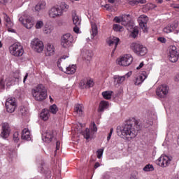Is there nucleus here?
<instances>
[{"label": "nucleus", "mask_w": 179, "mask_h": 179, "mask_svg": "<svg viewBox=\"0 0 179 179\" xmlns=\"http://www.w3.org/2000/svg\"><path fill=\"white\" fill-rule=\"evenodd\" d=\"M139 129H141L139 120L134 119L121 127L117 134L119 136L124 139V141H132L134 138H136Z\"/></svg>", "instance_id": "nucleus-1"}, {"label": "nucleus", "mask_w": 179, "mask_h": 179, "mask_svg": "<svg viewBox=\"0 0 179 179\" xmlns=\"http://www.w3.org/2000/svg\"><path fill=\"white\" fill-rule=\"evenodd\" d=\"M31 94L35 101H44L47 99V88L43 84H39L31 89Z\"/></svg>", "instance_id": "nucleus-2"}, {"label": "nucleus", "mask_w": 179, "mask_h": 179, "mask_svg": "<svg viewBox=\"0 0 179 179\" xmlns=\"http://www.w3.org/2000/svg\"><path fill=\"white\" fill-rule=\"evenodd\" d=\"M130 48L139 57H145V55L148 54V48L138 42L131 43Z\"/></svg>", "instance_id": "nucleus-3"}, {"label": "nucleus", "mask_w": 179, "mask_h": 179, "mask_svg": "<svg viewBox=\"0 0 179 179\" xmlns=\"http://www.w3.org/2000/svg\"><path fill=\"white\" fill-rule=\"evenodd\" d=\"M9 52L13 57H22L24 54V49L20 43H15L9 47Z\"/></svg>", "instance_id": "nucleus-4"}, {"label": "nucleus", "mask_w": 179, "mask_h": 179, "mask_svg": "<svg viewBox=\"0 0 179 179\" xmlns=\"http://www.w3.org/2000/svg\"><path fill=\"white\" fill-rule=\"evenodd\" d=\"M75 44V38L70 33L64 34L61 38V45L63 48H70Z\"/></svg>", "instance_id": "nucleus-5"}, {"label": "nucleus", "mask_w": 179, "mask_h": 179, "mask_svg": "<svg viewBox=\"0 0 179 179\" xmlns=\"http://www.w3.org/2000/svg\"><path fill=\"white\" fill-rule=\"evenodd\" d=\"M19 20L26 29H31L34 26V19L26 13L20 17Z\"/></svg>", "instance_id": "nucleus-6"}, {"label": "nucleus", "mask_w": 179, "mask_h": 179, "mask_svg": "<svg viewBox=\"0 0 179 179\" xmlns=\"http://www.w3.org/2000/svg\"><path fill=\"white\" fill-rule=\"evenodd\" d=\"M30 47L35 52H38V54H41L44 51V43L37 38L31 41Z\"/></svg>", "instance_id": "nucleus-7"}, {"label": "nucleus", "mask_w": 179, "mask_h": 179, "mask_svg": "<svg viewBox=\"0 0 179 179\" xmlns=\"http://www.w3.org/2000/svg\"><path fill=\"white\" fill-rule=\"evenodd\" d=\"M134 58L131 55H124L122 57L117 59V64L120 66H129L132 64Z\"/></svg>", "instance_id": "nucleus-8"}, {"label": "nucleus", "mask_w": 179, "mask_h": 179, "mask_svg": "<svg viewBox=\"0 0 179 179\" xmlns=\"http://www.w3.org/2000/svg\"><path fill=\"white\" fill-rule=\"evenodd\" d=\"M173 157L169 155H162L157 161V164L161 167H169L171 164Z\"/></svg>", "instance_id": "nucleus-9"}, {"label": "nucleus", "mask_w": 179, "mask_h": 179, "mask_svg": "<svg viewBox=\"0 0 179 179\" xmlns=\"http://www.w3.org/2000/svg\"><path fill=\"white\" fill-rule=\"evenodd\" d=\"M17 105L16 104V99L8 98L6 101V108L8 113H14Z\"/></svg>", "instance_id": "nucleus-10"}, {"label": "nucleus", "mask_w": 179, "mask_h": 179, "mask_svg": "<svg viewBox=\"0 0 179 179\" xmlns=\"http://www.w3.org/2000/svg\"><path fill=\"white\" fill-rule=\"evenodd\" d=\"M170 88L166 85H161L156 90L157 96L161 99H164L167 94H169V91Z\"/></svg>", "instance_id": "nucleus-11"}, {"label": "nucleus", "mask_w": 179, "mask_h": 179, "mask_svg": "<svg viewBox=\"0 0 179 179\" xmlns=\"http://www.w3.org/2000/svg\"><path fill=\"white\" fill-rule=\"evenodd\" d=\"M178 52L177 51V47L175 45L169 46V59L171 62H177L178 61Z\"/></svg>", "instance_id": "nucleus-12"}, {"label": "nucleus", "mask_w": 179, "mask_h": 179, "mask_svg": "<svg viewBox=\"0 0 179 179\" xmlns=\"http://www.w3.org/2000/svg\"><path fill=\"white\" fill-rule=\"evenodd\" d=\"M138 23L141 29H142L144 33L148 31V22H149V17L145 15H141L138 17Z\"/></svg>", "instance_id": "nucleus-13"}, {"label": "nucleus", "mask_w": 179, "mask_h": 179, "mask_svg": "<svg viewBox=\"0 0 179 179\" xmlns=\"http://www.w3.org/2000/svg\"><path fill=\"white\" fill-rule=\"evenodd\" d=\"M48 16L50 19H57V17L62 16L58 6H55L48 10Z\"/></svg>", "instance_id": "nucleus-14"}, {"label": "nucleus", "mask_w": 179, "mask_h": 179, "mask_svg": "<svg viewBox=\"0 0 179 179\" xmlns=\"http://www.w3.org/2000/svg\"><path fill=\"white\" fill-rule=\"evenodd\" d=\"M1 16L3 17L8 31L10 33H15V29H12V27H13V22H12V20H10V17H9L5 13L1 14Z\"/></svg>", "instance_id": "nucleus-15"}, {"label": "nucleus", "mask_w": 179, "mask_h": 179, "mask_svg": "<svg viewBox=\"0 0 179 179\" xmlns=\"http://www.w3.org/2000/svg\"><path fill=\"white\" fill-rule=\"evenodd\" d=\"M106 42L108 43V45L110 47H113L114 45V49L112 51V55L115 52V50H117V46L118 45V43H120V38L115 37V36H110L109 37Z\"/></svg>", "instance_id": "nucleus-16"}, {"label": "nucleus", "mask_w": 179, "mask_h": 179, "mask_svg": "<svg viewBox=\"0 0 179 179\" xmlns=\"http://www.w3.org/2000/svg\"><path fill=\"white\" fill-rule=\"evenodd\" d=\"M10 134V127H9V124L3 123L2 124V129L1 132V136L3 139H6V138L9 137Z\"/></svg>", "instance_id": "nucleus-17"}, {"label": "nucleus", "mask_w": 179, "mask_h": 179, "mask_svg": "<svg viewBox=\"0 0 179 179\" xmlns=\"http://www.w3.org/2000/svg\"><path fill=\"white\" fill-rule=\"evenodd\" d=\"M54 138V131L51 130H48L42 134V141L46 142V143H50Z\"/></svg>", "instance_id": "nucleus-18"}, {"label": "nucleus", "mask_w": 179, "mask_h": 179, "mask_svg": "<svg viewBox=\"0 0 179 179\" xmlns=\"http://www.w3.org/2000/svg\"><path fill=\"white\" fill-rule=\"evenodd\" d=\"M178 27V21H175L173 23L168 24L166 27H165L163 29L164 33H166V34H169V33H171L172 31H174Z\"/></svg>", "instance_id": "nucleus-19"}, {"label": "nucleus", "mask_w": 179, "mask_h": 179, "mask_svg": "<svg viewBox=\"0 0 179 179\" xmlns=\"http://www.w3.org/2000/svg\"><path fill=\"white\" fill-rule=\"evenodd\" d=\"M82 55L85 61H92V58H93V51L90 49L84 48L82 51Z\"/></svg>", "instance_id": "nucleus-20"}, {"label": "nucleus", "mask_w": 179, "mask_h": 179, "mask_svg": "<svg viewBox=\"0 0 179 179\" xmlns=\"http://www.w3.org/2000/svg\"><path fill=\"white\" fill-rule=\"evenodd\" d=\"M94 83L92 80H82L79 84L80 89H89L93 87Z\"/></svg>", "instance_id": "nucleus-21"}, {"label": "nucleus", "mask_w": 179, "mask_h": 179, "mask_svg": "<svg viewBox=\"0 0 179 179\" xmlns=\"http://www.w3.org/2000/svg\"><path fill=\"white\" fill-rule=\"evenodd\" d=\"M146 78H148V74L146 73V72H143L141 74H140L138 76L136 77L135 85L136 86H139V85H141V83H143Z\"/></svg>", "instance_id": "nucleus-22"}, {"label": "nucleus", "mask_w": 179, "mask_h": 179, "mask_svg": "<svg viewBox=\"0 0 179 179\" xmlns=\"http://www.w3.org/2000/svg\"><path fill=\"white\" fill-rule=\"evenodd\" d=\"M114 22H115V23H121L122 22V24H123V26H127L129 20H128L127 15H124V17H115Z\"/></svg>", "instance_id": "nucleus-23"}, {"label": "nucleus", "mask_w": 179, "mask_h": 179, "mask_svg": "<svg viewBox=\"0 0 179 179\" xmlns=\"http://www.w3.org/2000/svg\"><path fill=\"white\" fill-rule=\"evenodd\" d=\"M54 52H55V48H54V45L48 43L46 45L45 55L47 57H51V55H54Z\"/></svg>", "instance_id": "nucleus-24"}, {"label": "nucleus", "mask_w": 179, "mask_h": 179, "mask_svg": "<svg viewBox=\"0 0 179 179\" xmlns=\"http://www.w3.org/2000/svg\"><path fill=\"white\" fill-rule=\"evenodd\" d=\"M114 79V85L116 86V87H120L122 83H124L125 81V77L123 76H113Z\"/></svg>", "instance_id": "nucleus-25"}, {"label": "nucleus", "mask_w": 179, "mask_h": 179, "mask_svg": "<svg viewBox=\"0 0 179 179\" xmlns=\"http://www.w3.org/2000/svg\"><path fill=\"white\" fill-rule=\"evenodd\" d=\"M21 138L24 139V141H31V135L30 134L29 129H24L22 130Z\"/></svg>", "instance_id": "nucleus-26"}, {"label": "nucleus", "mask_w": 179, "mask_h": 179, "mask_svg": "<svg viewBox=\"0 0 179 179\" xmlns=\"http://www.w3.org/2000/svg\"><path fill=\"white\" fill-rule=\"evenodd\" d=\"M47 8V3L45 1H40L35 6L36 12H41Z\"/></svg>", "instance_id": "nucleus-27"}, {"label": "nucleus", "mask_w": 179, "mask_h": 179, "mask_svg": "<svg viewBox=\"0 0 179 179\" xmlns=\"http://www.w3.org/2000/svg\"><path fill=\"white\" fill-rule=\"evenodd\" d=\"M50 110L48 109H43L40 113V118L43 121H47L50 118Z\"/></svg>", "instance_id": "nucleus-28"}, {"label": "nucleus", "mask_w": 179, "mask_h": 179, "mask_svg": "<svg viewBox=\"0 0 179 179\" xmlns=\"http://www.w3.org/2000/svg\"><path fill=\"white\" fill-rule=\"evenodd\" d=\"M74 111L79 117H82V115H83V105L79 103L76 104L74 107Z\"/></svg>", "instance_id": "nucleus-29"}, {"label": "nucleus", "mask_w": 179, "mask_h": 179, "mask_svg": "<svg viewBox=\"0 0 179 179\" xmlns=\"http://www.w3.org/2000/svg\"><path fill=\"white\" fill-rule=\"evenodd\" d=\"M57 8H59V10H60V13H62V15H64V12H67L69 9V6L66 4L65 2H62L60 3L59 6H57Z\"/></svg>", "instance_id": "nucleus-30"}, {"label": "nucleus", "mask_w": 179, "mask_h": 179, "mask_svg": "<svg viewBox=\"0 0 179 179\" xmlns=\"http://www.w3.org/2000/svg\"><path fill=\"white\" fill-rule=\"evenodd\" d=\"M67 75H73L75 72H76V65L72 64L66 68V71H64Z\"/></svg>", "instance_id": "nucleus-31"}, {"label": "nucleus", "mask_w": 179, "mask_h": 179, "mask_svg": "<svg viewBox=\"0 0 179 179\" xmlns=\"http://www.w3.org/2000/svg\"><path fill=\"white\" fill-rule=\"evenodd\" d=\"M106 108H108V102L106 101H101L98 109L99 113H103Z\"/></svg>", "instance_id": "nucleus-32"}, {"label": "nucleus", "mask_w": 179, "mask_h": 179, "mask_svg": "<svg viewBox=\"0 0 179 179\" xmlns=\"http://www.w3.org/2000/svg\"><path fill=\"white\" fill-rule=\"evenodd\" d=\"M72 19H73V24H75V26L80 25V22H81L80 18L79 17V16H78V15H76V12L72 13Z\"/></svg>", "instance_id": "nucleus-33"}, {"label": "nucleus", "mask_w": 179, "mask_h": 179, "mask_svg": "<svg viewBox=\"0 0 179 179\" xmlns=\"http://www.w3.org/2000/svg\"><path fill=\"white\" fill-rule=\"evenodd\" d=\"M91 26H92L91 38H94V37H96V36H97V34L99 33L97 25H96V24H92Z\"/></svg>", "instance_id": "nucleus-34"}, {"label": "nucleus", "mask_w": 179, "mask_h": 179, "mask_svg": "<svg viewBox=\"0 0 179 179\" xmlns=\"http://www.w3.org/2000/svg\"><path fill=\"white\" fill-rule=\"evenodd\" d=\"M102 96L106 100H110L111 96H113V91H105L102 92Z\"/></svg>", "instance_id": "nucleus-35"}, {"label": "nucleus", "mask_w": 179, "mask_h": 179, "mask_svg": "<svg viewBox=\"0 0 179 179\" xmlns=\"http://www.w3.org/2000/svg\"><path fill=\"white\" fill-rule=\"evenodd\" d=\"M92 134H93L90 129H86L85 131L83 132V136L85 139H90L92 138Z\"/></svg>", "instance_id": "nucleus-36"}, {"label": "nucleus", "mask_w": 179, "mask_h": 179, "mask_svg": "<svg viewBox=\"0 0 179 179\" xmlns=\"http://www.w3.org/2000/svg\"><path fill=\"white\" fill-rule=\"evenodd\" d=\"M50 111L52 113V114H57V113H58V106H57L55 104L50 106Z\"/></svg>", "instance_id": "nucleus-37"}, {"label": "nucleus", "mask_w": 179, "mask_h": 179, "mask_svg": "<svg viewBox=\"0 0 179 179\" xmlns=\"http://www.w3.org/2000/svg\"><path fill=\"white\" fill-rule=\"evenodd\" d=\"M53 30H54V27H52V26H49L45 27L43 29V31L45 34H51Z\"/></svg>", "instance_id": "nucleus-38"}, {"label": "nucleus", "mask_w": 179, "mask_h": 179, "mask_svg": "<svg viewBox=\"0 0 179 179\" xmlns=\"http://www.w3.org/2000/svg\"><path fill=\"white\" fill-rule=\"evenodd\" d=\"M153 170H155V168L152 164H148L143 168V171H153Z\"/></svg>", "instance_id": "nucleus-39"}, {"label": "nucleus", "mask_w": 179, "mask_h": 179, "mask_svg": "<svg viewBox=\"0 0 179 179\" xmlns=\"http://www.w3.org/2000/svg\"><path fill=\"white\" fill-rule=\"evenodd\" d=\"M113 30H115V31H121V30H122V26L115 24H113Z\"/></svg>", "instance_id": "nucleus-40"}, {"label": "nucleus", "mask_w": 179, "mask_h": 179, "mask_svg": "<svg viewBox=\"0 0 179 179\" xmlns=\"http://www.w3.org/2000/svg\"><path fill=\"white\" fill-rule=\"evenodd\" d=\"M20 139V137L19 136V132L15 131L13 134L14 142L17 143V142H19Z\"/></svg>", "instance_id": "nucleus-41"}, {"label": "nucleus", "mask_w": 179, "mask_h": 179, "mask_svg": "<svg viewBox=\"0 0 179 179\" xmlns=\"http://www.w3.org/2000/svg\"><path fill=\"white\" fill-rule=\"evenodd\" d=\"M20 113L21 115H26L27 114V108L24 106H22L20 109Z\"/></svg>", "instance_id": "nucleus-42"}, {"label": "nucleus", "mask_w": 179, "mask_h": 179, "mask_svg": "<svg viewBox=\"0 0 179 179\" xmlns=\"http://www.w3.org/2000/svg\"><path fill=\"white\" fill-rule=\"evenodd\" d=\"M44 26V22L41 20H38L36 22V24L35 25L36 29H41Z\"/></svg>", "instance_id": "nucleus-43"}, {"label": "nucleus", "mask_w": 179, "mask_h": 179, "mask_svg": "<svg viewBox=\"0 0 179 179\" xmlns=\"http://www.w3.org/2000/svg\"><path fill=\"white\" fill-rule=\"evenodd\" d=\"M138 34H139V31L138 30V29L134 28L131 31L132 37H134V38H135V37H136V36H138Z\"/></svg>", "instance_id": "nucleus-44"}, {"label": "nucleus", "mask_w": 179, "mask_h": 179, "mask_svg": "<svg viewBox=\"0 0 179 179\" xmlns=\"http://www.w3.org/2000/svg\"><path fill=\"white\" fill-rule=\"evenodd\" d=\"M104 152L103 149H99L96 151V155H97V157L98 159H101L102 156H103V153Z\"/></svg>", "instance_id": "nucleus-45"}, {"label": "nucleus", "mask_w": 179, "mask_h": 179, "mask_svg": "<svg viewBox=\"0 0 179 179\" xmlns=\"http://www.w3.org/2000/svg\"><path fill=\"white\" fill-rule=\"evenodd\" d=\"M59 149H61V142L57 141L56 142V150L55 151V155H57V152H58V150H59Z\"/></svg>", "instance_id": "nucleus-46"}, {"label": "nucleus", "mask_w": 179, "mask_h": 179, "mask_svg": "<svg viewBox=\"0 0 179 179\" xmlns=\"http://www.w3.org/2000/svg\"><path fill=\"white\" fill-rule=\"evenodd\" d=\"M132 2L137 5V3H146V0H133Z\"/></svg>", "instance_id": "nucleus-47"}, {"label": "nucleus", "mask_w": 179, "mask_h": 179, "mask_svg": "<svg viewBox=\"0 0 179 179\" xmlns=\"http://www.w3.org/2000/svg\"><path fill=\"white\" fill-rule=\"evenodd\" d=\"M91 132L92 134H94V132H97V127L96 126V123H92V128Z\"/></svg>", "instance_id": "nucleus-48"}, {"label": "nucleus", "mask_w": 179, "mask_h": 179, "mask_svg": "<svg viewBox=\"0 0 179 179\" xmlns=\"http://www.w3.org/2000/svg\"><path fill=\"white\" fill-rule=\"evenodd\" d=\"M113 132H114V129L111 128L110 133L108 134V136L107 137V141H110V139H111V136L113 135Z\"/></svg>", "instance_id": "nucleus-49"}, {"label": "nucleus", "mask_w": 179, "mask_h": 179, "mask_svg": "<svg viewBox=\"0 0 179 179\" xmlns=\"http://www.w3.org/2000/svg\"><path fill=\"white\" fill-rule=\"evenodd\" d=\"M131 75H132V72L129 71L127 73H126L124 76H122L124 77V80H125V79L129 78Z\"/></svg>", "instance_id": "nucleus-50"}, {"label": "nucleus", "mask_w": 179, "mask_h": 179, "mask_svg": "<svg viewBox=\"0 0 179 179\" xmlns=\"http://www.w3.org/2000/svg\"><path fill=\"white\" fill-rule=\"evenodd\" d=\"M158 41H160V43H166V40L165 38L159 37L158 38Z\"/></svg>", "instance_id": "nucleus-51"}, {"label": "nucleus", "mask_w": 179, "mask_h": 179, "mask_svg": "<svg viewBox=\"0 0 179 179\" xmlns=\"http://www.w3.org/2000/svg\"><path fill=\"white\" fill-rule=\"evenodd\" d=\"M73 31H74V33H76L77 34H79V28L78 27V26L76 25V27H74Z\"/></svg>", "instance_id": "nucleus-52"}, {"label": "nucleus", "mask_w": 179, "mask_h": 179, "mask_svg": "<svg viewBox=\"0 0 179 179\" xmlns=\"http://www.w3.org/2000/svg\"><path fill=\"white\" fill-rule=\"evenodd\" d=\"M27 78H29V73H27L25 76L24 77L23 83H26V80H27Z\"/></svg>", "instance_id": "nucleus-53"}, {"label": "nucleus", "mask_w": 179, "mask_h": 179, "mask_svg": "<svg viewBox=\"0 0 179 179\" xmlns=\"http://www.w3.org/2000/svg\"><path fill=\"white\" fill-rule=\"evenodd\" d=\"M143 62H142L141 63H140L139 66L136 68V69H141V68L143 67Z\"/></svg>", "instance_id": "nucleus-54"}, {"label": "nucleus", "mask_w": 179, "mask_h": 179, "mask_svg": "<svg viewBox=\"0 0 179 179\" xmlns=\"http://www.w3.org/2000/svg\"><path fill=\"white\" fill-rule=\"evenodd\" d=\"M66 58H68V56H63L58 60V62H61L62 59H66Z\"/></svg>", "instance_id": "nucleus-55"}, {"label": "nucleus", "mask_w": 179, "mask_h": 179, "mask_svg": "<svg viewBox=\"0 0 179 179\" xmlns=\"http://www.w3.org/2000/svg\"><path fill=\"white\" fill-rule=\"evenodd\" d=\"M175 80L176 82H179V74H176L175 76Z\"/></svg>", "instance_id": "nucleus-56"}, {"label": "nucleus", "mask_w": 179, "mask_h": 179, "mask_svg": "<svg viewBox=\"0 0 179 179\" xmlns=\"http://www.w3.org/2000/svg\"><path fill=\"white\" fill-rule=\"evenodd\" d=\"M130 179H138V177H136V175H131V176H130Z\"/></svg>", "instance_id": "nucleus-57"}, {"label": "nucleus", "mask_w": 179, "mask_h": 179, "mask_svg": "<svg viewBox=\"0 0 179 179\" xmlns=\"http://www.w3.org/2000/svg\"><path fill=\"white\" fill-rule=\"evenodd\" d=\"M98 167H100V163L96 162L94 165V169H97Z\"/></svg>", "instance_id": "nucleus-58"}, {"label": "nucleus", "mask_w": 179, "mask_h": 179, "mask_svg": "<svg viewBox=\"0 0 179 179\" xmlns=\"http://www.w3.org/2000/svg\"><path fill=\"white\" fill-rule=\"evenodd\" d=\"M108 1L110 3H115V2H117V0H108Z\"/></svg>", "instance_id": "nucleus-59"}, {"label": "nucleus", "mask_w": 179, "mask_h": 179, "mask_svg": "<svg viewBox=\"0 0 179 179\" xmlns=\"http://www.w3.org/2000/svg\"><path fill=\"white\" fill-rule=\"evenodd\" d=\"M8 0H0V3H6Z\"/></svg>", "instance_id": "nucleus-60"}, {"label": "nucleus", "mask_w": 179, "mask_h": 179, "mask_svg": "<svg viewBox=\"0 0 179 179\" xmlns=\"http://www.w3.org/2000/svg\"><path fill=\"white\" fill-rule=\"evenodd\" d=\"M104 8H106V9L107 10H108V9H110V5L106 4V5L104 6Z\"/></svg>", "instance_id": "nucleus-61"}, {"label": "nucleus", "mask_w": 179, "mask_h": 179, "mask_svg": "<svg viewBox=\"0 0 179 179\" xmlns=\"http://www.w3.org/2000/svg\"><path fill=\"white\" fill-rule=\"evenodd\" d=\"M44 168L43 167V165H41V166L39 167V171H41V173H43V169Z\"/></svg>", "instance_id": "nucleus-62"}, {"label": "nucleus", "mask_w": 179, "mask_h": 179, "mask_svg": "<svg viewBox=\"0 0 179 179\" xmlns=\"http://www.w3.org/2000/svg\"><path fill=\"white\" fill-rule=\"evenodd\" d=\"M156 1L157 2V3H163V0H156Z\"/></svg>", "instance_id": "nucleus-63"}, {"label": "nucleus", "mask_w": 179, "mask_h": 179, "mask_svg": "<svg viewBox=\"0 0 179 179\" xmlns=\"http://www.w3.org/2000/svg\"><path fill=\"white\" fill-rule=\"evenodd\" d=\"M173 7L175 8H177V9L179 8V6L178 5H174Z\"/></svg>", "instance_id": "nucleus-64"}]
</instances>
